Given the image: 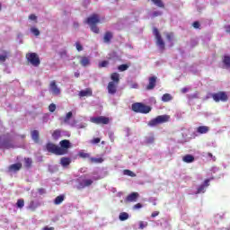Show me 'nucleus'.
<instances>
[{
	"label": "nucleus",
	"mask_w": 230,
	"mask_h": 230,
	"mask_svg": "<svg viewBox=\"0 0 230 230\" xmlns=\"http://www.w3.org/2000/svg\"><path fill=\"white\" fill-rule=\"evenodd\" d=\"M11 148H15L13 141L9 134L0 136V149L10 150Z\"/></svg>",
	"instance_id": "1"
},
{
	"label": "nucleus",
	"mask_w": 230,
	"mask_h": 230,
	"mask_svg": "<svg viewBox=\"0 0 230 230\" xmlns=\"http://www.w3.org/2000/svg\"><path fill=\"white\" fill-rule=\"evenodd\" d=\"M167 121H170L169 115H159L156 118L151 119L147 123V125H148V127H157V125H161L163 123H167Z\"/></svg>",
	"instance_id": "2"
},
{
	"label": "nucleus",
	"mask_w": 230,
	"mask_h": 230,
	"mask_svg": "<svg viewBox=\"0 0 230 230\" xmlns=\"http://www.w3.org/2000/svg\"><path fill=\"white\" fill-rule=\"evenodd\" d=\"M26 59L33 67H39L40 66V58H39V54L35 52L27 53Z\"/></svg>",
	"instance_id": "3"
},
{
	"label": "nucleus",
	"mask_w": 230,
	"mask_h": 230,
	"mask_svg": "<svg viewBox=\"0 0 230 230\" xmlns=\"http://www.w3.org/2000/svg\"><path fill=\"white\" fill-rule=\"evenodd\" d=\"M46 148L48 152L50 154H55V155H64V150L60 148V146L53 144V143H48L46 145Z\"/></svg>",
	"instance_id": "4"
},
{
	"label": "nucleus",
	"mask_w": 230,
	"mask_h": 230,
	"mask_svg": "<svg viewBox=\"0 0 230 230\" xmlns=\"http://www.w3.org/2000/svg\"><path fill=\"white\" fill-rule=\"evenodd\" d=\"M211 97L214 100V102H216V103H218L220 102H226L229 100V96L226 92H218L216 93H212Z\"/></svg>",
	"instance_id": "5"
},
{
	"label": "nucleus",
	"mask_w": 230,
	"mask_h": 230,
	"mask_svg": "<svg viewBox=\"0 0 230 230\" xmlns=\"http://www.w3.org/2000/svg\"><path fill=\"white\" fill-rule=\"evenodd\" d=\"M153 33L156 39V46H158L161 51H164V40H163V37L161 36V33H159V30H157V28H154Z\"/></svg>",
	"instance_id": "6"
},
{
	"label": "nucleus",
	"mask_w": 230,
	"mask_h": 230,
	"mask_svg": "<svg viewBox=\"0 0 230 230\" xmlns=\"http://www.w3.org/2000/svg\"><path fill=\"white\" fill-rule=\"evenodd\" d=\"M90 121L95 125H109L111 119L105 116L92 117Z\"/></svg>",
	"instance_id": "7"
},
{
	"label": "nucleus",
	"mask_w": 230,
	"mask_h": 230,
	"mask_svg": "<svg viewBox=\"0 0 230 230\" xmlns=\"http://www.w3.org/2000/svg\"><path fill=\"white\" fill-rule=\"evenodd\" d=\"M98 22H100V16L96 13L92 14L86 19V23L89 24V26L97 25Z\"/></svg>",
	"instance_id": "8"
},
{
	"label": "nucleus",
	"mask_w": 230,
	"mask_h": 230,
	"mask_svg": "<svg viewBox=\"0 0 230 230\" xmlns=\"http://www.w3.org/2000/svg\"><path fill=\"white\" fill-rule=\"evenodd\" d=\"M59 145H60V149L63 150V152H65L64 155H66V154H67V150L71 148V142L67 139H64L59 142Z\"/></svg>",
	"instance_id": "9"
},
{
	"label": "nucleus",
	"mask_w": 230,
	"mask_h": 230,
	"mask_svg": "<svg viewBox=\"0 0 230 230\" xmlns=\"http://www.w3.org/2000/svg\"><path fill=\"white\" fill-rule=\"evenodd\" d=\"M118 85L117 83L110 82L107 86L109 94H116L118 93Z\"/></svg>",
	"instance_id": "10"
},
{
	"label": "nucleus",
	"mask_w": 230,
	"mask_h": 230,
	"mask_svg": "<svg viewBox=\"0 0 230 230\" xmlns=\"http://www.w3.org/2000/svg\"><path fill=\"white\" fill-rule=\"evenodd\" d=\"M156 84H157V76L149 77V83L146 87V91H152V89H155Z\"/></svg>",
	"instance_id": "11"
},
{
	"label": "nucleus",
	"mask_w": 230,
	"mask_h": 230,
	"mask_svg": "<svg viewBox=\"0 0 230 230\" xmlns=\"http://www.w3.org/2000/svg\"><path fill=\"white\" fill-rule=\"evenodd\" d=\"M79 98H84L93 96V89L86 88L85 90H81L78 93Z\"/></svg>",
	"instance_id": "12"
},
{
	"label": "nucleus",
	"mask_w": 230,
	"mask_h": 230,
	"mask_svg": "<svg viewBox=\"0 0 230 230\" xmlns=\"http://www.w3.org/2000/svg\"><path fill=\"white\" fill-rule=\"evenodd\" d=\"M112 39H114V34L111 31H106L103 36L104 44H111Z\"/></svg>",
	"instance_id": "13"
},
{
	"label": "nucleus",
	"mask_w": 230,
	"mask_h": 230,
	"mask_svg": "<svg viewBox=\"0 0 230 230\" xmlns=\"http://www.w3.org/2000/svg\"><path fill=\"white\" fill-rule=\"evenodd\" d=\"M139 197V193L132 192L131 194L128 195L126 198L127 202H136Z\"/></svg>",
	"instance_id": "14"
},
{
	"label": "nucleus",
	"mask_w": 230,
	"mask_h": 230,
	"mask_svg": "<svg viewBox=\"0 0 230 230\" xmlns=\"http://www.w3.org/2000/svg\"><path fill=\"white\" fill-rule=\"evenodd\" d=\"M50 89H51L52 93L54 94H56L57 96H58V94H60V88H58V86H57L56 81H52L50 83Z\"/></svg>",
	"instance_id": "15"
},
{
	"label": "nucleus",
	"mask_w": 230,
	"mask_h": 230,
	"mask_svg": "<svg viewBox=\"0 0 230 230\" xmlns=\"http://www.w3.org/2000/svg\"><path fill=\"white\" fill-rule=\"evenodd\" d=\"M21 168H22V164L16 163V164H11L8 167V170H9V172H19V170H21Z\"/></svg>",
	"instance_id": "16"
},
{
	"label": "nucleus",
	"mask_w": 230,
	"mask_h": 230,
	"mask_svg": "<svg viewBox=\"0 0 230 230\" xmlns=\"http://www.w3.org/2000/svg\"><path fill=\"white\" fill-rule=\"evenodd\" d=\"M80 64L83 67H87L91 65V59L88 57H81Z\"/></svg>",
	"instance_id": "17"
},
{
	"label": "nucleus",
	"mask_w": 230,
	"mask_h": 230,
	"mask_svg": "<svg viewBox=\"0 0 230 230\" xmlns=\"http://www.w3.org/2000/svg\"><path fill=\"white\" fill-rule=\"evenodd\" d=\"M198 134H208L209 132V127L208 126H199L197 128Z\"/></svg>",
	"instance_id": "18"
},
{
	"label": "nucleus",
	"mask_w": 230,
	"mask_h": 230,
	"mask_svg": "<svg viewBox=\"0 0 230 230\" xmlns=\"http://www.w3.org/2000/svg\"><path fill=\"white\" fill-rule=\"evenodd\" d=\"M10 57V52L8 50H2L0 54V62H6V59Z\"/></svg>",
	"instance_id": "19"
},
{
	"label": "nucleus",
	"mask_w": 230,
	"mask_h": 230,
	"mask_svg": "<svg viewBox=\"0 0 230 230\" xmlns=\"http://www.w3.org/2000/svg\"><path fill=\"white\" fill-rule=\"evenodd\" d=\"M182 161L183 163H187V164L193 163L195 161V156H193L192 155H185L182 157Z\"/></svg>",
	"instance_id": "20"
},
{
	"label": "nucleus",
	"mask_w": 230,
	"mask_h": 230,
	"mask_svg": "<svg viewBox=\"0 0 230 230\" xmlns=\"http://www.w3.org/2000/svg\"><path fill=\"white\" fill-rule=\"evenodd\" d=\"M152 111V108L150 106L145 105L142 103V106L140 108V114H148Z\"/></svg>",
	"instance_id": "21"
},
{
	"label": "nucleus",
	"mask_w": 230,
	"mask_h": 230,
	"mask_svg": "<svg viewBox=\"0 0 230 230\" xmlns=\"http://www.w3.org/2000/svg\"><path fill=\"white\" fill-rule=\"evenodd\" d=\"M143 105V103L141 102H135L132 104L131 109L134 112H140L141 111V106Z\"/></svg>",
	"instance_id": "22"
},
{
	"label": "nucleus",
	"mask_w": 230,
	"mask_h": 230,
	"mask_svg": "<svg viewBox=\"0 0 230 230\" xmlns=\"http://www.w3.org/2000/svg\"><path fill=\"white\" fill-rule=\"evenodd\" d=\"M60 164L64 167L69 166L71 164V158L62 157L60 160Z\"/></svg>",
	"instance_id": "23"
},
{
	"label": "nucleus",
	"mask_w": 230,
	"mask_h": 230,
	"mask_svg": "<svg viewBox=\"0 0 230 230\" xmlns=\"http://www.w3.org/2000/svg\"><path fill=\"white\" fill-rule=\"evenodd\" d=\"M111 79L112 80L113 84H119V74L118 73H112L111 75Z\"/></svg>",
	"instance_id": "24"
},
{
	"label": "nucleus",
	"mask_w": 230,
	"mask_h": 230,
	"mask_svg": "<svg viewBox=\"0 0 230 230\" xmlns=\"http://www.w3.org/2000/svg\"><path fill=\"white\" fill-rule=\"evenodd\" d=\"M93 180L91 179H87V180H84L81 183H80V187L81 188H87L89 186H91L93 184Z\"/></svg>",
	"instance_id": "25"
},
{
	"label": "nucleus",
	"mask_w": 230,
	"mask_h": 230,
	"mask_svg": "<svg viewBox=\"0 0 230 230\" xmlns=\"http://www.w3.org/2000/svg\"><path fill=\"white\" fill-rule=\"evenodd\" d=\"M173 100V97H172V94L170 93H164L162 96V102H172Z\"/></svg>",
	"instance_id": "26"
},
{
	"label": "nucleus",
	"mask_w": 230,
	"mask_h": 230,
	"mask_svg": "<svg viewBox=\"0 0 230 230\" xmlns=\"http://www.w3.org/2000/svg\"><path fill=\"white\" fill-rule=\"evenodd\" d=\"M120 222H125V220H128V213L121 212L119 216Z\"/></svg>",
	"instance_id": "27"
},
{
	"label": "nucleus",
	"mask_w": 230,
	"mask_h": 230,
	"mask_svg": "<svg viewBox=\"0 0 230 230\" xmlns=\"http://www.w3.org/2000/svg\"><path fill=\"white\" fill-rule=\"evenodd\" d=\"M65 199L64 195H59L58 197H56V199H54V204L56 206H59V204Z\"/></svg>",
	"instance_id": "28"
},
{
	"label": "nucleus",
	"mask_w": 230,
	"mask_h": 230,
	"mask_svg": "<svg viewBox=\"0 0 230 230\" xmlns=\"http://www.w3.org/2000/svg\"><path fill=\"white\" fill-rule=\"evenodd\" d=\"M223 64L226 66V68L230 67V56H225L223 58Z\"/></svg>",
	"instance_id": "29"
},
{
	"label": "nucleus",
	"mask_w": 230,
	"mask_h": 230,
	"mask_svg": "<svg viewBox=\"0 0 230 230\" xmlns=\"http://www.w3.org/2000/svg\"><path fill=\"white\" fill-rule=\"evenodd\" d=\"M155 6H158V8H164V3H163V0H151Z\"/></svg>",
	"instance_id": "30"
},
{
	"label": "nucleus",
	"mask_w": 230,
	"mask_h": 230,
	"mask_svg": "<svg viewBox=\"0 0 230 230\" xmlns=\"http://www.w3.org/2000/svg\"><path fill=\"white\" fill-rule=\"evenodd\" d=\"M31 137H32V139L35 143H38L39 142V131L38 130H33L31 132Z\"/></svg>",
	"instance_id": "31"
},
{
	"label": "nucleus",
	"mask_w": 230,
	"mask_h": 230,
	"mask_svg": "<svg viewBox=\"0 0 230 230\" xmlns=\"http://www.w3.org/2000/svg\"><path fill=\"white\" fill-rule=\"evenodd\" d=\"M39 208V204L35 203V201H31L29 204V209H31V211H35Z\"/></svg>",
	"instance_id": "32"
},
{
	"label": "nucleus",
	"mask_w": 230,
	"mask_h": 230,
	"mask_svg": "<svg viewBox=\"0 0 230 230\" xmlns=\"http://www.w3.org/2000/svg\"><path fill=\"white\" fill-rule=\"evenodd\" d=\"M16 206L17 208H19V209H22L24 208V199H18L16 202Z\"/></svg>",
	"instance_id": "33"
},
{
	"label": "nucleus",
	"mask_w": 230,
	"mask_h": 230,
	"mask_svg": "<svg viewBox=\"0 0 230 230\" xmlns=\"http://www.w3.org/2000/svg\"><path fill=\"white\" fill-rule=\"evenodd\" d=\"M71 118H73V112L69 111L64 119V123H69V119H71Z\"/></svg>",
	"instance_id": "34"
},
{
	"label": "nucleus",
	"mask_w": 230,
	"mask_h": 230,
	"mask_svg": "<svg viewBox=\"0 0 230 230\" xmlns=\"http://www.w3.org/2000/svg\"><path fill=\"white\" fill-rule=\"evenodd\" d=\"M61 134H62L61 131L59 129H57L52 133V137H54V139H58Z\"/></svg>",
	"instance_id": "35"
},
{
	"label": "nucleus",
	"mask_w": 230,
	"mask_h": 230,
	"mask_svg": "<svg viewBox=\"0 0 230 230\" xmlns=\"http://www.w3.org/2000/svg\"><path fill=\"white\" fill-rule=\"evenodd\" d=\"M205 191H206V185H200L198 188V190H197L196 194L199 195L200 193H205Z\"/></svg>",
	"instance_id": "36"
},
{
	"label": "nucleus",
	"mask_w": 230,
	"mask_h": 230,
	"mask_svg": "<svg viewBox=\"0 0 230 230\" xmlns=\"http://www.w3.org/2000/svg\"><path fill=\"white\" fill-rule=\"evenodd\" d=\"M118 69H119V71H121V72L127 71V69H128V65H127V64L119 65L118 66Z\"/></svg>",
	"instance_id": "37"
},
{
	"label": "nucleus",
	"mask_w": 230,
	"mask_h": 230,
	"mask_svg": "<svg viewBox=\"0 0 230 230\" xmlns=\"http://www.w3.org/2000/svg\"><path fill=\"white\" fill-rule=\"evenodd\" d=\"M31 31L35 35V37H39V35H40V31L35 27L31 28Z\"/></svg>",
	"instance_id": "38"
},
{
	"label": "nucleus",
	"mask_w": 230,
	"mask_h": 230,
	"mask_svg": "<svg viewBox=\"0 0 230 230\" xmlns=\"http://www.w3.org/2000/svg\"><path fill=\"white\" fill-rule=\"evenodd\" d=\"M79 157H81L82 159H89V157H91V155H89V153L81 152L79 153Z\"/></svg>",
	"instance_id": "39"
},
{
	"label": "nucleus",
	"mask_w": 230,
	"mask_h": 230,
	"mask_svg": "<svg viewBox=\"0 0 230 230\" xmlns=\"http://www.w3.org/2000/svg\"><path fill=\"white\" fill-rule=\"evenodd\" d=\"M33 163V161L31 160V158H25V166L26 168H31V164Z\"/></svg>",
	"instance_id": "40"
},
{
	"label": "nucleus",
	"mask_w": 230,
	"mask_h": 230,
	"mask_svg": "<svg viewBox=\"0 0 230 230\" xmlns=\"http://www.w3.org/2000/svg\"><path fill=\"white\" fill-rule=\"evenodd\" d=\"M90 28L93 33H100V28H98V26L96 24L91 25Z\"/></svg>",
	"instance_id": "41"
},
{
	"label": "nucleus",
	"mask_w": 230,
	"mask_h": 230,
	"mask_svg": "<svg viewBox=\"0 0 230 230\" xmlns=\"http://www.w3.org/2000/svg\"><path fill=\"white\" fill-rule=\"evenodd\" d=\"M90 161H92V163L102 164V163H103V158L92 157V158H90Z\"/></svg>",
	"instance_id": "42"
},
{
	"label": "nucleus",
	"mask_w": 230,
	"mask_h": 230,
	"mask_svg": "<svg viewBox=\"0 0 230 230\" xmlns=\"http://www.w3.org/2000/svg\"><path fill=\"white\" fill-rule=\"evenodd\" d=\"M124 174L128 175V177H136V173L130 170H124Z\"/></svg>",
	"instance_id": "43"
},
{
	"label": "nucleus",
	"mask_w": 230,
	"mask_h": 230,
	"mask_svg": "<svg viewBox=\"0 0 230 230\" xmlns=\"http://www.w3.org/2000/svg\"><path fill=\"white\" fill-rule=\"evenodd\" d=\"M155 141V138L154 137H149L146 138V145H152Z\"/></svg>",
	"instance_id": "44"
},
{
	"label": "nucleus",
	"mask_w": 230,
	"mask_h": 230,
	"mask_svg": "<svg viewBox=\"0 0 230 230\" xmlns=\"http://www.w3.org/2000/svg\"><path fill=\"white\" fill-rule=\"evenodd\" d=\"M139 84L137 83L131 82L129 83V89H138Z\"/></svg>",
	"instance_id": "45"
},
{
	"label": "nucleus",
	"mask_w": 230,
	"mask_h": 230,
	"mask_svg": "<svg viewBox=\"0 0 230 230\" xmlns=\"http://www.w3.org/2000/svg\"><path fill=\"white\" fill-rule=\"evenodd\" d=\"M107 66H109V61L107 60H103L102 62L99 63V67L102 68V67H107Z\"/></svg>",
	"instance_id": "46"
},
{
	"label": "nucleus",
	"mask_w": 230,
	"mask_h": 230,
	"mask_svg": "<svg viewBox=\"0 0 230 230\" xmlns=\"http://www.w3.org/2000/svg\"><path fill=\"white\" fill-rule=\"evenodd\" d=\"M49 112H55V111H57V105H55V103H51L49 106Z\"/></svg>",
	"instance_id": "47"
},
{
	"label": "nucleus",
	"mask_w": 230,
	"mask_h": 230,
	"mask_svg": "<svg viewBox=\"0 0 230 230\" xmlns=\"http://www.w3.org/2000/svg\"><path fill=\"white\" fill-rule=\"evenodd\" d=\"M100 141H102V138H100V137H95V138H93V139L91 140V144H92V145H98V143H100Z\"/></svg>",
	"instance_id": "48"
},
{
	"label": "nucleus",
	"mask_w": 230,
	"mask_h": 230,
	"mask_svg": "<svg viewBox=\"0 0 230 230\" xmlns=\"http://www.w3.org/2000/svg\"><path fill=\"white\" fill-rule=\"evenodd\" d=\"M75 48H76L77 51H84V47L78 41L75 42Z\"/></svg>",
	"instance_id": "49"
},
{
	"label": "nucleus",
	"mask_w": 230,
	"mask_h": 230,
	"mask_svg": "<svg viewBox=\"0 0 230 230\" xmlns=\"http://www.w3.org/2000/svg\"><path fill=\"white\" fill-rule=\"evenodd\" d=\"M166 39L167 40H169V42H172V40H173V33H167Z\"/></svg>",
	"instance_id": "50"
},
{
	"label": "nucleus",
	"mask_w": 230,
	"mask_h": 230,
	"mask_svg": "<svg viewBox=\"0 0 230 230\" xmlns=\"http://www.w3.org/2000/svg\"><path fill=\"white\" fill-rule=\"evenodd\" d=\"M161 15H163V13L161 11H155L153 13V17H159Z\"/></svg>",
	"instance_id": "51"
},
{
	"label": "nucleus",
	"mask_w": 230,
	"mask_h": 230,
	"mask_svg": "<svg viewBox=\"0 0 230 230\" xmlns=\"http://www.w3.org/2000/svg\"><path fill=\"white\" fill-rule=\"evenodd\" d=\"M192 26H193V28H195L196 30H199V28H200V22H194L192 23Z\"/></svg>",
	"instance_id": "52"
},
{
	"label": "nucleus",
	"mask_w": 230,
	"mask_h": 230,
	"mask_svg": "<svg viewBox=\"0 0 230 230\" xmlns=\"http://www.w3.org/2000/svg\"><path fill=\"white\" fill-rule=\"evenodd\" d=\"M30 21H35L37 22V15L35 14H31L29 15Z\"/></svg>",
	"instance_id": "53"
},
{
	"label": "nucleus",
	"mask_w": 230,
	"mask_h": 230,
	"mask_svg": "<svg viewBox=\"0 0 230 230\" xmlns=\"http://www.w3.org/2000/svg\"><path fill=\"white\" fill-rule=\"evenodd\" d=\"M143 208V205L141 203H137L134 205L133 209H141Z\"/></svg>",
	"instance_id": "54"
},
{
	"label": "nucleus",
	"mask_w": 230,
	"mask_h": 230,
	"mask_svg": "<svg viewBox=\"0 0 230 230\" xmlns=\"http://www.w3.org/2000/svg\"><path fill=\"white\" fill-rule=\"evenodd\" d=\"M146 227V225H145V223L143 221L139 222V229H144Z\"/></svg>",
	"instance_id": "55"
},
{
	"label": "nucleus",
	"mask_w": 230,
	"mask_h": 230,
	"mask_svg": "<svg viewBox=\"0 0 230 230\" xmlns=\"http://www.w3.org/2000/svg\"><path fill=\"white\" fill-rule=\"evenodd\" d=\"M152 218H155V217H159V211H155L151 215Z\"/></svg>",
	"instance_id": "56"
},
{
	"label": "nucleus",
	"mask_w": 230,
	"mask_h": 230,
	"mask_svg": "<svg viewBox=\"0 0 230 230\" xmlns=\"http://www.w3.org/2000/svg\"><path fill=\"white\" fill-rule=\"evenodd\" d=\"M188 91H190L188 88L184 87L181 90V93H182L183 94H186V93H188Z\"/></svg>",
	"instance_id": "57"
},
{
	"label": "nucleus",
	"mask_w": 230,
	"mask_h": 230,
	"mask_svg": "<svg viewBox=\"0 0 230 230\" xmlns=\"http://www.w3.org/2000/svg\"><path fill=\"white\" fill-rule=\"evenodd\" d=\"M38 191L40 195H44V193H46V190L44 189H39Z\"/></svg>",
	"instance_id": "58"
},
{
	"label": "nucleus",
	"mask_w": 230,
	"mask_h": 230,
	"mask_svg": "<svg viewBox=\"0 0 230 230\" xmlns=\"http://www.w3.org/2000/svg\"><path fill=\"white\" fill-rule=\"evenodd\" d=\"M208 156L211 157V159H213V161L217 160V158L215 156H213V154H211V153H208Z\"/></svg>",
	"instance_id": "59"
},
{
	"label": "nucleus",
	"mask_w": 230,
	"mask_h": 230,
	"mask_svg": "<svg viewBox=\"0 0 230 230\" xmlns=\"http://www.w3.org/2000/svg\"><path fill=\"white\" fill-rule=\"evenodd\" d=\"M42 230H55V227H53V226H51V227L45 226V227H43Z\"/></svg>",
	"instance_id": "60"
},
{
	"label": "nucleus",
	"mask_w": 230,
	"mask_h": 230,
	"mask_svg": "<svg viewBox=\"0 0 230 230\" xmlns=\"http://www.w3.org/2000/svg\"><path fill=\"white\" fill-rule=\"evenodd\" d=\"M204 184L205 186H209V179L205 180Z\"/></svg>",
	"instance_id": "61"
},
{
	"label": "nucleus",
	"mask_w": 230,
	"mask_h": 230,
	"mask_svg": "<svg viewBox=\"0 0 230 230\" xmlns=\"http://www.w3.org/2000/svg\"><path fill=\"white\" fill-rule=\"evenodd\" d=\"M75 78H79L80 77V72H75Z\"/></svg>",
	"instance_id": "62"
},
{
	"label": "nucleus",
	"mask_w": 230,
	"mask_h": 230,
	"mask_svg": "<svg viewBox=\"0 0 230 230\" xmlns=\"http://www.w3.org/2000/svg\"><path fill=\"white\" fill-rule=\"evenodd\" d=\"M226 32L230 33V25L226 26Z\"/></svg>",
	"instance_id": "63"
},
{
	"label": "nucleus",
	"mask_w": 230,
	"mask_h": 230,
	"mask_svg": "<svg viewBox=\"0 0 230 230\" xmlns=\"http://www.w3.org/2000/svg\"><path fill=\"white\" fill-rule=\"evenodd\" d=\"M78 26H79L78 22L74 23V28H78Z\"/></svg>",
	"instance_id": "64"
}]
</instances>
